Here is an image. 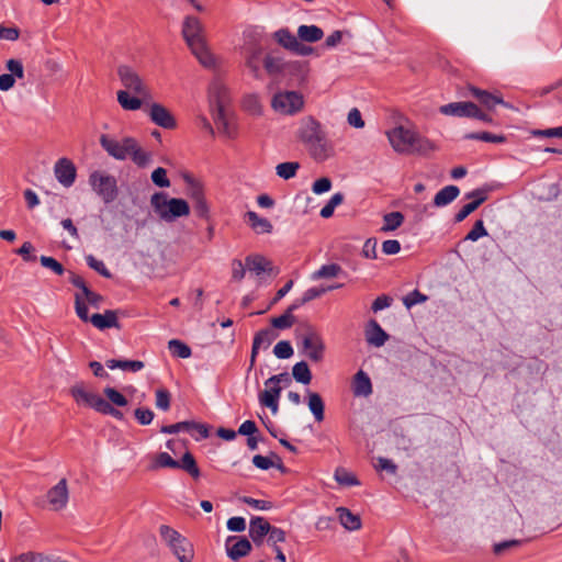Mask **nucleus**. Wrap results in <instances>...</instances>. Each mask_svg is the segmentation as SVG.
I'll return each mask as SVG.
<instances>
[{
    "label": "nucleus",
    "mask_w": 562,
    "mask_h": 562,
    "mask_svg": "<svg viewBox=\"0 0 562 562\" xmlns=\"http://www.w3.org/2000/svg\"><path fill=\"white\" fill-rule=\"evenodd\" d=\"M435 145L428 138L420 136L416 133L414 138V145L412 146V154L427 155L435 150Z\"/></svg>",
    "instance_id": "79ce46f5"
},
{
    "label": "nucleus",
    "mask_w": 562,
    "mask_h": 562,
    "mask_svg": "<svg viewBox=\"0 0 562 562\" xmlns=\"http://www.w3.org/2000/svg\"><path fill=\"white\" fill-rule=\"evenodd\" d=\"M308 63L302 60L285 61L281 81H286L288 86H303L307 80Z\"/></svg>",
    "instance_id": "9d476101"
},
{
    "label": "nucleus",
    "mask_w": 562,
    "mask_h": 562,
    "mask_svg": "<svg viewBox=\"0 0 562 562\" xmlns=\"http://www.w3.org/2000/svg\"><path fill=\"white\" fill-rule=\"evenodd\" d=\"M202 32L203 26L198 18H186L182 35L188 46L204 67L212 68L215 66V58L206 47Z\"/></svg>",
    "instance_id": "7ed1b4c3"
},
{
    "label": "nucleus",
    "mask_w": 562,
    "mask_h": 562,
    "mask_svg": "<svg viewBox=\"0 0 562 562\" xmlns=\"http://www.w3.org/2000/svg\"><path fill=\"white\" fill-rule=\"evenodd\" d=\"M306 395L308 408L315 420L318 423L323 422L325 418V403L322 396L318 393L312 392L310 390L306 391Z\"/></svg>",
    "instance_id": "bb28decb"
},
{
    "label": "nucleus",
    "mask_w": 562,
    "mask_h": 562,
    "mask_svg": "<svg viewBox=\"0 0 562 562\" xmlns=\"http://www.w3.org/2000/svg\"><path fill=\"white\" fill-rule=\"evenodd\" d=\"M278 337V334L273 331L271 328H263L256 333L250 355V364L249 369H252L256 363V358L258 356L259 349H267L271 345V342Z\"/></svg>",
    "instance_id": "f3484780"
},
{
    "label": "nucleus",
    "mask_w": 562,
    "mask_h": 562,
    "mask_svg": "<svg viewBox=\"0 0 562 562\" xmlns=\"http://www.w3.org/2000/svg\"><path fill=\"white\" fill-rule=\"evenodd\" d=\"M170 549L180 562H191L193 559V547L183 536Z\"/></svg>",
    "instance_id": "cd10ccee"
},
{
    "label": "nucleus",
    "mask_w": 562,
    "mask_h": 562,
    "mask_svg": "<svg viewBox=\"0 0 562 562\" xmlns=\"http://www.w3.org/2000/svg\"><path fill=\"white\" fill-rule=\"evenodd\" d=\"M465 139H474V140H482L487 143H505L506 136L504 135H496L490 132H472L469 134H465Z\"/></svg>",
    "instance_id": "c03bdc74"
},
{
    "label": "nucleus",
    "mask_w": 562,
    "mask_h": 562,
    "mask_svg": "<svg viewBox=\"0 0 562 562\" xmlns=\"http://www.w3.org/2000/svg\"><path fill=\"white\" fill-rule=\"evenodd\" d=\"M225 548L228 558L237 561L248 555L252 546L246 537L229 536L225 541Z\"/></svg>",
    "instance_id": "ddd939ff"
},
{
    "label": "nucleus",
    "mask_w": 562,
    "mask_h": 562,
    "mask_svg": "<svg viewBox=\"0 0 562 562\" xmlns=\"http://www.w3.org/2000/svg\"><path fill=\"white\" fill-rule=\"evenodd\" d=\"M416 132L402 125L387 132V138L393 149L398 154H412Z\"/></svg>",
    "instance_id": "1a4fd4ad"
},
{
    "label": "nucleus",
    "mask_w": 562,
    "mask_h": 562,
    "mask_svg": "<svg viewBox=\"0 0 562 562\" xmlns=\"http://www.w3.org/2000/svg\"><path fill=\"white\" fill-rule=\"evenodd\" d=\"M89 183L104 203L109 204L117 198V182L114 176L93 171L89 176Z\"/></svg>",
    "instance_id": "6e6552de"
},
{
    "label": "nucleus",
    "mask_w": 562,
    "mask_h": 562,
    "mask_svg": "<svg viewBox=\"0 0 562 562\" xmlns=\"http://www.w3.org/2000/svg\"><path fill=\"white\" fill-rule=\"evenodd\" d=\"M127 148L130 149L128 156L133 160L135 165L140 168L147 167L151 162V155L149 153L144 151L139 146L135 138L127 137Z\"/></svg>",
    "instance_id": "b1692460"
},
{
    "label": "nucleus",
    "mask_w": 562,
    "mask_h": 562,
    "mask_svg": "<svg viewBox=\"0 0 562 562\" xmlns=\"http://www.w3.org/2000/svg\"><path fill=\"white\" fill-rule=\"evenodd\" d=\"M184 180L188 184L187 194L192 201L204 199L203 190L200 183H198L191 176H184Z\"/></svg>",
    "instance_id": "09e8293b"
},
{
    "label": "nucleus",
    "mask_w": 562,
    "mask_h": 562,
    "mask_svg": "<svg viewBox=\"0 0 562 562\" xmlns=\"http://www.w3.org/2000/svg\"><path fill=\"white\" fill-rule=\"evenodd\" d=\"M91 324L100 329L104 330L108 328H120L117 321V311L106 310L103 314H93L90 318Z\"/></svg>",
    "instance_id": "5701e85b"
},
{
    "label": "nucleus",
    "mask_w": 562,
    "mask_h": 562,
    "mask_svg": "<svg viewBox=\"0 0 562 562\" xmlns=\"http://www.w3.org/2000/svg\"><path fill=\"white\" fill-rule=\"evenodd\" d=\"M176 469H182L193 479H198L201 474L196 461L191 452H186L182 456L181 460L178 461V467H176Z\"/></svg>",
    "instance_id": "c9c22d12"
},
{
    "label": "nucleus",
    "mask_w": 562,
    "mask_h": 562,
    "mask_svg": "<svg viewBox=\"0 0 562 562\" xmlns=\"http://www.w3.org/2000/svg\"><path fill=\"white\" fill-rule=\"evenodd\" d=\"M470 95L475 98L477 102L487 110H492L497 104L508 106V104L502 99V97L493 94L486 90L469 86Z\"/></svg>",
    "instance_id": "aec40b11"
},
{
    "label": "nucleus",
    "mask_w": 562,
    "mask_h": 562,
    "mask_svg": "<svg viewBox=\"0 0 562 562\" xmlns=\"http://www.w3.org/2000/svg\"><path fill=\"white\" fill-rule=\"evenodd\" d=\"M189 434L193 436L195 440L205 439L210 436L209 426L191 420Z\"/></svg>",
    "instance_id": "e2e57ef3"
},
{
    "label": "nucleus",
    "mask_w": 562,
    "mask_h": 562,
    "mask_svg": "<svg viewBox=\"0 0 562 562\" xmlns=\"http://www.w3.org/2000/svg\"><path fill=\"white\" fill-rule=\"evenodd\" d=\"M100 145L111 157L117 160H125L128 157L130 149H126L128 147L127 137H124L120 143L109 135L102 134L100 136Z\"/></svg>",
    "instance_id": "2eb2a0df"
},
{
    "label": "nucleus",
    "mask_w": 562,
    "mask_h": 562,
    "mask_svg": "<svg viewBox=\"0 0 562 562\" xmlns=\"http://www.w3.org/2000/svg\"><path fill=\"white\" fill-rule=\"evenodd\" d=\"M384 225L381 227V232H392L398 228L404 222V215L401 212H390L383 216Z\"/></svg>",
    "instance_id": "a19ab883"
},
{
    "label": "nucleus",
    "mask_w": 562,
    "mask_h": 562,
    "mask_svg": "<svg viewBox=\"0 0 562 562\" xmlns=\"http://www.w3.org/2000/svg\"><path fill=\"white\" fill-rule=\"evenodd\" d=\"M292 376L293 379L302 384H310L312 381V372L307 362L300 361L295 363L292 368Z\"/></svg>",
    "instance_id": "4c0bfd02"
},
{
    "label": "nucleus",
    "mask_w": 562,
    "mask_h": 562,
    "mask_svg": "<svg viewBox=\"0 0 562 562\" xmlns=\"http://www.w3.org/2000/svg\"><path fill=\"white\" fill-rule=\"evenodd\" d=\"M168 349L172 356L179 357L182 359H187V358L191 357V355H192L191 348L187 344H184L183 341H181L179 339H171L168 342Z\"/></svg>",
    "instance_id": "37998d69"
},
{
    "label": "nucleus",
    "mask_w": 562,
    "mask_h": 562,
    "mask_svg": "<svg viewBox=\"0 0 562 562\" xmlns=\"http://www.w3.org/2000/svg\"><path fill=\"white\" fill-rule=\"evenodd\" d=\"M299 169L300 164L297 161L281 162L276 167L277 175L284 180L295 177Z\"/></svg>",
    "instance_id": "a18cd8bd"
},
{
    "label": "nucleus",
    "mask_w": 562,
    "mask_h": 562,
    "mask_svg": "<svg viewBox=\"0 0 562 562\" xmlns=\"http://www.w3.org/2000/svg\"><path fill=\"white\" fill-rule=\"evenodd\" d=\"M271 525L263 517H252L249 522V535L268 536Z\"/></svg>",
    "instance_id": "ea45409f"
},
{
    "label": "nucleus",
    "mask_w": 562,
    "mask_h": 562,
    "mask_svg": "<svg viewBox=\"0 0 562 562\" xmlns=\"http://www.w3.org/2000/svg\"><path fill=\"white\" fill-rule=\"evenodd\" d=\"M342 272V268L338 263H329L322 266L318 270L313 272V280L333 279L337 278Z\"/></svg>",
    "instance_id": "58836bf2"
},
{
    "label": "nucleus",
    "mask_w": 562,
    "mask_h": 562,
    "mask_svg": "<svg viewBox=\"0 0 562 562\" xmlns=\"http://www.w3.org/2000/svg\"><path fill=\"white\" fill-rule=\"evenodd\" d=\"M159 533L161 539L168 544L169 548L179 541V539L182 537V535H180L176 529L168 525H161L159 527Z\"/></svg>",
    "instance_id": "864d4df0"
},
{
    "label": "nucleus",
    "mask_w": 562,
    "mask_h": 562,
    "mask_svg": "<svg viewBox=\"0 0 562 562\" xmlns=\"http://www.w3.org/2000/svg\"><path fill=\"white\" fill-rule=\"evenodd\" d=\"M117 76L125 88L119 90L117 102L126 111H136L153 100L151 92L139 75L130 66L117 67Z\"/></svg>",
    "instance_id": "f257e3e1"
},
{
    "label": "nucleus",
    "mask_w": 562,
    "mask_h": 562,
    "mask_svg": "<svg viewBox=\"0 0 562 562\" xmlns=\"http://www.w3.org/2000/svg\"><path fill=\"white\" fill-rule=\"evenodd\" d=\"M134 416L140 425L146 426L153 422L155 414L149 408L138 407L134 411Z\"/></svg>",
    "instance_id": "774afa93"
},
{
    "label": "nucleus",
    "mask_w": 562,
    "mask_h": 562,
    "mask_svg": "<svg viewBox=\"0 0 562 562\" xmlns=\"http://www.w3.org/2000/svg\"><path fill=\"white\" fill-rule=\"evenodd\" d=\"M352 393L355 396H363L367 397L372 394V383L369 375L359 370L352 381Z\"/></svg>",
    "instance_id": "a878e982"
},
{
    "label": "nucleus",
    "mask_w": 562,
    "mask_h": 562,
    "mask_svg": "<svg viewBox=\"0 0 562 562\" xmlns=\"http://www.w3.org/2000/svg\"><path fill=\"white\" fill-rule=\"evenodd\" d=\"M70 394L78 404H85L97 412L99 411V404L103 402L100 395L89 392L83 383H77L70 389Z\"/></svg>",
    "instance_id": "dca6fc26"
},
{
    "label": "nucleus",
    "mask_w": 562,
    "mask_h": 562,
    "mask_svg": "<svg viewBox=\"0 0 562 562\" xmlns=\"http://www.w3.org/2000/svg\"><path fill=\"white\" fill-rule=\"evenodd\" d=\"M335 479L340 485L344 486H355L360 484L358 479L344 468H338L336 470Z\"/></svg>",
    "instance_id": "603ef678"
},
{
    "label": "nucleus",
    "mask_w": 562,
    "mask_h": 562,
    "mask_svg": "<svg viewBox=\"0 0 562 562\" xmlns=\"http://www.w3.org/2000/svg\"><path fill=\"white\" fill-rule=\"evenodd\" d=\"M483 203V199L473 200L467 204H464L454 215V222L460 223L464 221L471 213H473L481 204Z\"/></svg>",
    "instance_id": "3c124183"
},
{
    "label": "nucleus",
    "mask_w": 562,
    "mask_h": 562,
    "mask_svg": "<svg viewBox=\"0 0 562 562\" xmlns=\"http://www.w3.org/2000/svg\"><path fill=\"white\" fill-rule=\"evenodd\" d=\"M178 467V461L175 460L167 452H159L156 454L153 464L150 465L151 470L162 469V468H171L176 469Z\"/></svg>",
    "instance_id": "de8ad7c7"
},
{
    "label": "nucleus",
    "mask_w": 562,
    "mask_h": 562,
    "mask_svg": "<svg viewBox=\"0 0 562 562\" xmlns=\"http://www.w3.org/2000/svg\"><path fill=\"white\" fill-rule=\"evenodd\" d=\"M293 348L288 340L279 341L273 348V353L279 359H289L293 356Z\"/></svg>",
    "instance_id": "680f3d73"
},
{
    "label": "nucleus",
    "mask_w": 562,
    "mask_h": 562,
    "mask_svg": "<svg viewBox=\"0 0 562 562\" xmlns=\"http://www.w3.org/2000/svg\"><path fill=\"white\" fill-rule=\"evenodd\" d=\"M475 111L476 104L470 101L451 102L439 108L441 114L456 117H471Z\"/></svg>",
    "instance_id": "6ab92c4d"
},
{
    "label": "nucleus",
    "mask_w": 562,
    "mask_h": 562,
    "mask_svg": "<svg viewBox=\"0 0 562 562\" xmlns=\"http://www.w3.org/2000/svg\"><path fill=\"white\" fill-rule=\"evenodd\" d=\"M47 502L53 510H61L67 507L69 501L68 483L66 479L50 487L46 494Z\"/></svg>",
    "instance_id": "9b49d317"
},
{
    "label": "nucleus",
    "mask_w": 562,
    "mask_h": 562,
    "mask_svg": "<svg viewBox=\"0 0 562 562\" xmlns=\"http://www.w3.org/2000/svg\"><path fill=\"white\" fill-rule=\"evenodd\" d=\"M40 261L43 267L50 269L57 276H61L66 271L64 266L53 257L42 256Z\"/></svg>",
    "instance_id": "0e129e2a"
},
{
    "label": "nucleus",
    "mask_w": 562,
    "mask_h": 562,
    "mask_svg": "<svg viewBox=\"0 0 562 562\" xmlns=\"http://www.w3.org/2000/svg\"><path fill=\"white\" fill-rule=\"evenodd\" d=\"M171 394L167 389L156 390V407L161 411H168L170 408Z\"/></svg>",
    "instance_id": "bf43d9fd"
},
{
    "label": "nucleus",
    "mask_w": 562,
    "mask_h": 562,
    "mask_svg": "<svg viewBox=\"0 0 562 562\" xmlns=\"http://www.w3.org/2000/svg\"><path fill=\"white\" fill-rule=\"evenodd\" d=\"M263 68L268 76L277 81H281L285 60L279 56L267 54L262 59Z\"/></svg>",
    "instance_id": "4be33fe9"
},
{
    "label": "nucleus",
    "mask_w": 562,
    "mask_h": 562,
    "mask_svg": "<svg viewBox=\"0 0 562 562\" xmlns=\"http://www.w3.org/2000/svg\"><path fill=\"white\" fill-rule=\"evenodd\" d=\"M154 212L165 222H173L190 213L189 203L180 198H169L166 192H156L150 198Z\"/></svg>",
    "instance_id": "20e7f679"
},
{
    "label": "nucleus",
    "mask_w": 562,
    "mask_h": 562,
    "mask_svg": "<svg viewBox=\"0 0 562 562\" xmlns=\"http://www.w3.org/2000/svg\"><path fill=\"white\" fill-rule=\"evenodd\" d=\"M271 108L282 115H295L303 110L304 98L296 91H280L272 97Z\"/></svg>",
    "instance_id": "423d86ee"
},
{
    "label": "nucleus",
    "mask_w": 562,
    "mask_h": 562,
    "mask_svg": "<svg viewBox=\"0 0 562 562\" xmlns=\"http://www.w3.org/2000/svg\"><path fill=\"white\" fill-rule=\"evenodd\" d=\"M344 201V194L341 192L335 193L330 200L322 207L321 216L323 218H329L335 211V207L341 204Z\"/></svg>",
    "instance_id": "8fccbe9b"
},
{
    "label": "nucleus",
    "mask_w": 562,
    "mask_h": 562,
    "mask_svg": "<svg viewBox=\"0 0 562 562\" xmlns=\"http://www.w3.org/2000/svg\"><path fill=\"white\" fill-rule=\"evenodd\" d=\"M262 52L263 47L257 40V35L255 33L246 34L245 44L243 46L245 65L251 76L257 80L262 79V70L260 68Z\"/></svg>",
    "instance_id": "39448f33"
},
{
    "label": "nucleus",
    "mask_w": 562,
    "mask_h": 562,
    "mask_svg": "<svg viewBox=\"0 0 562 562\" xmlns=\"http://www.w3.org/2000/svg\"><path fill=\"white\" fill-rule=\"evenodd\" d=\"M338 513L340 524L350 531H355L361 528V519L358 515L352 514L346 507H338L336 509Z\"/></svg>",
    "instance_id": "473e14b6"
},
{
    "label": "nucleus",
    "mask_w": 562,
    "mask_h": 562,
    "mask_svg": "<svg viewBox=\"0 0 562 562\" xmlns=\"http://www.w3.org/2000/svg\"><path fill=\"white\" fill-rule=\"evenodd\" d=\"M296 138L304 145L310 156L318 162L327 160L333 155L334 148L327 133L321 122L312 115L300 120Z\"/></svg>",
    "instance_id": "f03ea898"
},
{
    "label": "nucleus",
    "mask_w": 562,
    "mask_h": 562,
    "mask_svg": "<svg viewBox=\"0 0 562 562\" xmlns=\"http://www.w3.org/2000/svg\"><path fill=\"white\" fill-rule=\"evenodd\" d=\"M245 265L249 271L255 272L257 276L262 273L277 276L279 273V270L273 267L272 262L262 255L247 256Z\"/></svg>",
    "instance_id": "a211bd4d"
},
{
    "label": "nucleus",
    "mask_w": 562,
    "mask_h": 562,
    "mask_svg": "<svg viewBox=\"0 0 562 562\" xmlns=\"http://www.w3.org/2000/svg\"><path fill=\"white\" fill-rule=\"evenodd\" d=\"M282 387L281 386H271L269 390H265L259 394V402L262 403H271L272 401H279Z\"/></svg>",
    "instance_id": "338daca9"
},
{
    "label": "nucleus",
    "mask_w": 562,
    "mask_h": 562,
    "mask_svg": "<svg viewBox=\"0 0 562 562\" xmlns=\"http://www.w3.org/2000/svg\"><path fill=\"white\" fill-rule=\"evenodd\" d=\"M105 366L113 369H122L126 371L137 372L140 371L145 364L139 360H120V359H110L105 361Z\"/></svg>",
    "instance_id": "f704fd0d"
},
{
    "label": "nucleus",
    "mask_w": 562,
    "mask_h": 562,
    "mask_svg": "<svg viewBox=\"0 0 562 562\" xmlns=\"http://www.w3.org/2000/svg\"><path fill=\"white\" fill-rule=\"evenodd\" d=\"M213 119L220 131H222L228 137L234 136L233 130L231 128L229 122L226 117L225 109L214 110Z\"/></svg>",
    "instance_id": "49530a36"
},
{
    "label": "nucleus",
    "mask_w": 562,
    "mask_h": 562,
    "mask_svg": "<svg viewBox=\"0 0 562 562\" xmlns=\"http://www.w3.org/2000/svg\"><path fill=\"white\" fill-rule=\"evenodd\" d=\"M86 261H87V265L89 266V268L93 269L94 271H97L102 277L108 278V279L112 278V273L105 267L103 261L97 259L92 255L86 256Z\"/></svg>",
    "instance_id": "6e6d98bb"
},
{
    "label": "nucleus",
    "mask_w": 562,
    "mask_h": 562,
    "mask_svg": "<svg viewBox=\"0 0 562 562\" xmlns=\"http://www.w3.org/2000/svg\"><path fill=\"white\" fill-rule=\"evenodd\" d=\"M524 543V540H505L493 546V552L497 555L504 554L507 551L519 548Z\"/></svg>",
    "instance_id": "4d7b16f0"
},
{
    "label": "nucleus",
    "mask_w": 562,
    "mask_h": 562,
    "mask_svg": "<svg viewBox=\"0 0 562 562\" xmlns=\"http://www.w3.org/2000/svg\"><path fill=\"white\" fill-rule=\"evenodd\" d=\"M103 393L106 396V398L109 400L110 404L112 403L120 407L126 406L128 404L127 398L122 393H120L117 390H115L114 387L106 386L103 390Z\"/></svg>",
    "instance_id": "5fc2aeb1"
},
{
    "label": "nucleus",
    "mask_w": 562,
    "mask_h": 562,
    "mask_svg": "<svg viewBox=\"0 0 562 562\" xmlns=\"http://www.w3.org/2000/svg\"><path fill=\"white\" fill-rule=\"evenodd\" d=\"M210 102L213 111L225 109V103L227 102V88L218 80H215L210 86Z\"/></svg>",
    "instance_id": "393cba45"
},
{
    "label": "nucleus",
    "mask_w": 562,
    "mask_h": 562,
    "mask_svg": "<svg viewBox=\"0 0 562 562\" xmlns=\"http://www.w3.org/2000/svg\"><path fill=\"white\" fill-rule=\"evenodd\" d=\"M245 221L249 224V226L257 233H271L272 224L263 217H260L256 212L248 211L245 214Z\"/></svg>",
    "instance_id": "c756f323"
},
{
    "label": "nucleus",
    "mask_w": 562,
    "mask_h": 562,
    "mask_svg": "<svg viewBox=\"0 0 562 562\" xmlns=\"http://www.w3.org/2000/svg\"><path fill=\"white\" fill-rule=\"evenodd\" d=\"M301 352L313 362L324 359L325 342L321 334L310 324L305 326V333L301 339Z\"/></svg>",
    "instance_id": "0eeeda50"
},
{
    "label": "nucleus",
    "mask_w": 562,
    "mask_h": 562,
    "mask_svg": "<svg viewBox=\"0 0 562 562\" xmlns=\"http://www.w3.org/2000/svg\"><path fill=\"white\" fill-rule=\"evenodd\" d=\"M342 284H336V285H330V286H327V288H310L307 289L303 295L296 300L293 301V305H295V307L299 310L301 306L307 304L308 302L322 296L324 293H326L327 291H330V290H334V289H339L341 288Z\"/></svg>",
    "instance_id": "c85d7f7f"
},
{
    "label": "nucleus",
    "mask_w": 562,
    "mask_h": 562,
    "mask_svg": "<svg viewBox=\"0 0 562 562\" xmlns=\"http://www.w3.org/2000/svg\"><path fill=\"white\" fill-rule=\"evenodd\" d=\"M324 36V32L317 25H301L297 29V37L302 42L316 43Z\"/></svg>",
    "instance_id": "72a5a7b5"
},
{
    "label": "nucleus",
    "mask_w": 562,
    "mask_h": 562,
    "mask_svg": "<svg viewBox=\"0 0 562 562\" xmlns=\"http://www.w3.org/2000/svg\"><path fill=\"white\" fill-rule=\"evenodd\" d=\"M296 310L297 308L295 307V305H289L281 316L273 317L270 319L271 326L276 329L281 330L291 328L293 324L296 322V317L293 315V313Z\"/></svg>",
    "instance_id": "2f4dec72"
},
{
    "label": "nucleus",
    "mask_w": 562,
    "mask_h": 562,
    "mask_svg": "<svg viewBox=\"0 0 562 562\" xmlns=\"http://www.w3.org/2000/svg\"><path fill=\"white\" fill-rule=\"evenodd\" d=\"M148 115L156 125L162 128L172 130L177 126L176 119L171 112L160 103H151Z\"/></svg>",
    "instance_id": "4468645a"
},
{
    "label": "nucleus",
    "mask_w": 562,
    "mask_h": 562,
    "mask_svg": "<svg viewBox=\"0 0 562 562\" xmlns=\"http://www.w3.org/2000/svg\"><path fill=\"white\" fill-rule=\"evenodd\" d=\"M389 334L375 319H370L366 328V340L374 347H382L389 340Z\"/></svg>",
    "instance_id": "412c9836"
},
{
    "label": "nucleus",
    "mask_w": 562,
    "mask_h": 562,
    "mask_svg": "<svg viewBox=\"0 0 562 562\" xmlns=\"http://www.w3.org/2000/svg\"><path fill=\"white\" fill-rule=\"evenodd\" d=\"M151 181L159 188H168L170 187V181L167 177V171L162 167L156 168L151 172Z\"/></svg>",
    "instance_id": "69168bd1"
},
{
    "label": "nucleus",
    "mask_w": 562,
    "mask_h": 562,
    "mask_svg": "<svg viewBox=\"0 0 562 562\" xmlns=\"http://www.w3.org/2000/svg\"><path fill=\"white\" fill-rule=\"evenodd\" d=\"M54 173L57 181L66 188L74 184L77 176L75 164L68 158H60L54 166Z\"/></svg>",
    "instance_id": "f8f14e48"
},
{
    "label": "nucleus",
    "mask_w": 562,
    "mask_h": 562,
    "mask_svg": "<svg viewBox=\"0 0 562 562\" xmlns=\"http://www.w3.org/2000/svg\"><path fill=\"white\" fill-rule=\"evenodd\" d=\"M488 233L484 226V222L482 220H477L472 229L468 233V235L465 236L464 240H471V241H476L477 239H480L481 237H484V236H487Z\"/></svg>",
    "instance_id": "052dcab7"
},
{
    "label": "nucleus",
    "mask_w": 562,
    "mask_h": 562,
    "mask_svg": "<svg viewBox=\"0 0 562 562\" xmlns=\"http://www.w3.org/2000/svg\"><path fill=\"white\" fill-rule=\"evenodd\" d=\"M273 37L278 44L291 52L293 50L294 46L297 45L299 37L292 34L289 29L278 30L274 32Z\"/></svg>",
    "instance_id": "e433bc0d"
},
{
    "label": "nucleus",
    "mask_w": 562,
    "mask_h": 562,
    "mask_svg": "<svg viewBox=\"0 0 562 562\" xmlns=\"http://www.w3.org/2000/svg\"><path fill=\"white\" fill-rule=\"evenodd\" d=\"M460 194V190L457 186H447L442 188L434 198V205L442 207L454 201Z\"/></svg>",
    "instance_id": "7c9ffc66"
},
{
    "label": "nucleus",
    "mask_w": 562,
    "mask_h": 562,
    "mask_svg": "<svg viewBox=\"0 0 562 562\" xmlns=\"http://www.w3.org/2000/svg\"><path fill=\"white\" fill-rule=\"evenodd\" d=\"M244 108L250 114L259 115L261 113V103L257 94H248L243 101Z\"/></svg>",
    "instance_id": "13d9d810"
}]
</instances>
